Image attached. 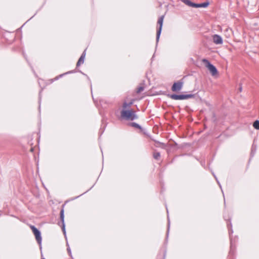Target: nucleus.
Instances as JSON below:
<instances>
[{
	"label": "nucleus",
	"instance_id": "obj_16",
	"mask_svg": "<svg viewBox=\"0 0 259 259\" xmlns=\"http://www.w3.org/2000/svg\"><path fill=\"white\" fill-rule=\"evenodd\" d=\"M241 90H242V88H241V87H240V88H239V91L241 92Z\"/></svg>",
	"mask_w": 259,
	"mask_h": 259
},
{
	"label": "nucleus",
	"instance_id": "obj_4",
	"mask_svg": "<svg viewBox=\"0 0 259 259\" xmlns=\"http://www.w3.org/2000/svg\"><path fill=\"white\" fill-rule=\"evenodd\" d=\"M31 229L35 235V239L37 240V242L40 244L41 243V237L40 235V232L34 226H31Z\"/></svg>",
	"mask_w": 259,
	"mask_h": 259
},
{
	"label": "nucleus",
	"instance_id": "obj_13",
	"mask_svg": "<svg viewBox=\"0 0 259 259\" xmlns=\"http://www.w3.org/2000/svg\"><path fill=\"white\" fill-rule=\"evenodd\" d=\"M160 156V154L158 153H155L154 154V157L155 159H158L159 157Z\"/></svg>",
	"mask_w": 259,
	"mask_h": 259
},
{
	"label": "nucleus",
	"instance_id": "obj_2",
	"mask_svg": "<svg viewBox=\"0 0 259 259\" xmlns=\"http://www.w3.org/2000/svg\"><path fill=\"white\" fill-rule=\"evenodd\" d=\"M202 62L205 65V67L208 68L212 76H215L218 74V71L217 68L206 59H203Z\"/></svg>",
	"mask_w": 259,
	"mask_h": 259
},
{
	"label": "nucleus",
	"instance_id": "obj_12",
	"mask_svg": "<svg viewBox=\"0 0 259 259\" xmlns=\"http://www.w3.org/2000/svg\"><path fill=\"white\" fill-rule=\"evenodd\" d=\"M61 218L62 222H63L64 221V211L63 209L61 211Z\"/></svg>",
	"mask_w": 259,
	"mask_h": 259
},
{
	"label": "nucleus",
	"instance_id": "obj_9",
	"mask_svg": "<svg viewBox=\"0 0 259 259\" xmlns=\"http://www.w3.org/2000/svg\"><path fill=\"white\" fill-rule=\"evenodd\" d=\"M180 100H185L189 98H192L193 97V95L188 94V95H179Z\"/></svg>",
	"mask_w": 259,
	"mask_h": 259
},
{
	"label": "nucleus",
	"instance_id": "obj_11",
	"mask_svg": "<svg viewBox=\"0 0 259 259\" xmlns=\"http://www.w3.org/2000/svg\"><path fill=\"white\" fill-rule=\"evenodd\" d=\"M170 98L174 100H180L179 95H172L170 96Z\"/></svg>",
	"mask_w": 259,
	"mask_h": 259
},
{
	"label": "nucleus",
	"instance_id": "obj_5",
	"mask_svg": "<svg viewBox=\"0 0 259 259\" xmlns=\"http://www.w3.org/2000/svg\"><path fill=\"white\" fill-rule=\"evenodd\" d=\"M163 19H164V16H162L161 17H160L159 18L158 22H157L158 24L159 25V27L157 32V40H158L159 39L160 33H161L162 24H163Z\"/></svg>",
	"mask_w": 259,
	"mask_h": 259
},
{
	"label": "nucleus",
	"instance_id": "obj_3",
	"mask_svg": "<svg viewBox=\"0 0 259 259\" xmlns=\"http://www.w3.org/2000/svg\"><path fill=\"white\" fill-rule=\"evenodd\" d=\"M181 1L182 2H183L184 3H185L186 5H187L190 7H194V8H201V7L206 8L209 5V3L207 2L197 4L193 3L189 0H181Z\"/></svg>",
	"mask_w": 259,
	"mask_h": 259
},
{
	"label": "nucleus",
	"instance_id": "obj_6",
	"mask_svg": "<svg viewBox=\"0 0 259 259\" xmlns=\"http://www.w3.org/2000/svg\"><path fill=\"white\" fill-rule=\"evenodd\" d=\"M213 42L216 45H221L223 44V39L219 35L214 34L212 36Z\"/></svg>",
	"mask_w": 259,
	"mask_h": 259
},
{
	"label": "nucleus",
	"instance_id": "obj_15",
	"mask_svg": "<svg viewBox=\"0 0 259 259\" xmlns=\"http://www.w3.org/2000/svg\"><path fill=\"white\" fill-rule=\"evenodd\" d=\"M131 125L133 126H135V127H139V125L138 124H137V123H131Z\"/></svg>",
	"mask_w": 259,
	"mask_h": 259
},
{
	"label": "nucleus",
	"instance_id": "obj_1",
	"mask_svg": "<svg viewBox=\"0 0 259 259\" xmlns=\"http://www.w3.org/2000/svg\"><path fill=\"white\" fill-rule=\"evenodd\" d=\"M133 101L128 103L124 102L122 105V109L121 111V117L127 120H134L138 118L135 112L133 110H129L133 104Z\"/></svg>",
	"mask_w": 259,
	"mask_h": 259
},
{
	"label": "nucleus",
	"instance_id": "obj_8",
	"mask_svg": "<svg viewBox=\"0 0 259 259\" xmlns=\"http://www.w3.org/2000/svg\"><path fill=\"white\" fill-rule=\"evenodd\" d=\"M85 52H84L83 53V54H82V55L81 56V57H80L79 60L78 61V62L77 63V66H79L81 64L83 63V62L84 61V58H85Z\"/></svg>",
	"mask_w": 259,
	"mask_h": 259
},
{
	"label": "nucleus",
	"instance_id": "obj_7",
	"mask_svg": "<svg viewBox=\"0 0 259 259\" xmlns=\"http://www.w3.org/2000/svg\"><path fill=\"white\" fill-rule=\"evenodd\" d=\"M183 86V83L181 82H177L175 83L172 87V90L174 92L180 91Z\"/></svg>",
	"mask_w": 259,
	"mask_h": 259
},
{
	"label": "nucleus",
	"instance_id": "obj_10",
	"mask_svg": "<svg viewBox=\"0 0 259 259\" xmlns=\"http://www.w3.org/2000/svg\"><path fill=\"white\" fill-rule=\"evenodd\" d=\"M253 127L259 130V121L256 120L253 123Z\"/></svg>",
	"mask_w": 259,
	"mask_h": 259
},
{
	"label": "nucleus",
	"instance_id": "obj_14",
	"mask_svg": "<svg viewBox=\"0 0 259 259\" xmlns=\"http://www.w3.org/2000/svg\"><path fill=\"white\" fill-rule=\"evenodd\" d=\"M143 90H144V89L143 87H140L138 89L137 92L140 93V92H142V91H143Z\"/></svg>",
	"mask_w": 259,
	"mask_h": 259
}]
</instances>
